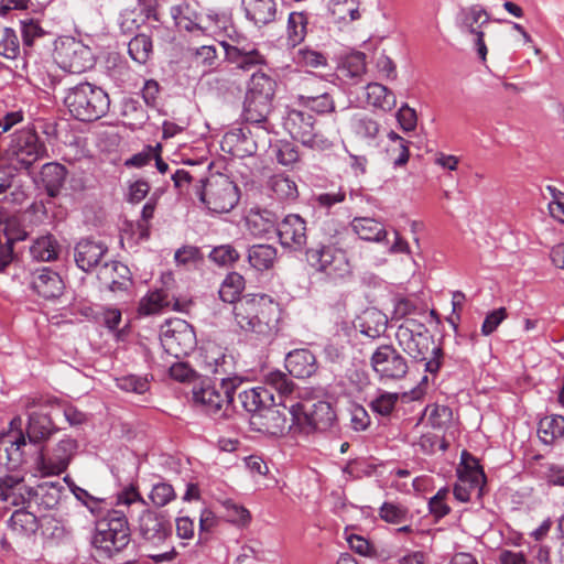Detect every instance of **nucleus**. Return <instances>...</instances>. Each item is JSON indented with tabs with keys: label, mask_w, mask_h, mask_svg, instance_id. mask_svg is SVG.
Wrapping results in <instances>:
<instances>
[{
	"label": "nucleus",
	"mask_w": 564,
	"mask_h": 564,
	"mask_svg": "<svg viewBox=\"0 0 564 564\" xmlns=\"http://www.w3.org/2000/svg\"><path fill=\"white\" fill-rule=\"evenodd\" d=\"M399 398L400 395L397 392L380 390L368 405L375 414L388 417L394 411Z\"/></svg>",
	"instance_id": "603ef678"
},
{
	"label": "nucleus",
	"mask_w": 564,
	"mask_h": 564,
	"mask_svg": "<svg viewBox=\"0 0 564 564\" xmlns=\"http://www.w3.org/2000/svg\"><path fill=\"white\" fill-rule=\"evenodd\" d=\"M489 13L480 4L460 8L455 24L462 33L474 34L489 22Z\"/></svg>",
	"instance_id": "cd10ccee"
},
{
	"label": "nucleus",
	"mask_w": 564,
	"mask_h": 564,
	"mask_svg": "<svg viewBox=\"0 0 564 564\" xmlns=\"http://www.w3.org/2000/svg\"><path fill=\"white\" fill-rule=\"evenodd\" d=\"M170 14L174 20L175 25L180 29H183L187 32L202 30L199 25L200 14L187 1H182L178 4L172 6L170 8Z\"/></svg>",
	"instance_id": "e433bc0d"
},
{
	"label": "nucleus",
	"mask_w": 564,
	"mask_h": 564,
	"mask_svg": "<svg viewBox=\"0 0 564 564\" xmlns=\"http://www.w3.org/2000/svg\"><path fill=\"white\" fill-rule=\"evenodd\" d=\"M23 484V479L15 476H6L0 478V500L7 501L13 506L28 505L31 508L32 502L28 499L25 489H30Z\"/></svg>",
	"instance_id": "2f4dec72"
},
{
	"label": "nucleus",
	"mask_w": 564,
	"mask_h": 564,
	"mask_svg": "<svg viewBox=\"0 0 564 564\" xmlns=\"http://www.w3.org/2000/svg\"><path fill=\"white\" fill-rule=\"evenodd\" d=\"M275 90L276 80L269 74L258 69L252 73L247 84L246 95L273 100Z\"/></svg>",
	"instance_id": "c9c22d12"
},
{
	"label": "nucleus",
	"mask_w": 564,
	"mask_h": 564,
	"mask_svg": "<svg viewBox=\"0 0 564 564\" xmlns=\"http://www.w3.org/2000/svg\"><path fill=\"white\" fill-rule=\"evenodd\" d=\"M54 61L65 72L84 73L95 65L91 48L72 36H63L54 42Z\"/></svg>",
	"instance_id": "1a4fd4ad"
},
{
	"label": "nucleus",
	"mask_w": 564,
	"mask_h": 564,
	"mask_svg": "<svg viewBox=\"0 0 564 564\" xmlns=\"http://www.w3.org/2000/svg\"><path fill=\"white\" fill-rule=\"evenodd\" d=\"M130 543V528L127 513L122 509H109L105 517L96 521L91 545L96 556L113 558Z\"/></svg>",
	"instance_id": "20e7f679"
},
{
	"label": "nucleus",
	"mask_w": 564,
	"mask_h": 564,
	"mask_svg": "<svg viewBox=\"0 0 564 564\" xmlns=\"http://www.w3.org/2000/svg\"><path fill=\"white\" fill-rule=\"evenodd\" d=\"M217 50L214 45H202L196 47L193 53V61L197 66L203 67V72L207 73L217 65Z\"/></svg>",
	"instance_id": "13d9d810"
},
{
	"label": "nucleus",
	"mask_w": 564,
	"mask_h": 564,
	"mask_svg": "<svg viewBox=\"0 0 564 564\" xmlns=\"http://www.w3.org/2000/svg\"><path fill=\"white\" fill-rule=\"evenodd\" d=\"M225 59L232 65L235 69L245 73L256 68L261 69V67L268 65L265 55L260 52L257 44L246 50L242 48V51L239 48L231 50L229 51V55L225 56Z\"/></svg>",
	"instance_id": "bb28decb"
},
{
	"label": "nucleus",
	"mask_w": 564,
	"mask_h": 564,
	"mask_svg": "<svg viewBox=\"0 0 564 564\" xmlns=\"http://www.w3.org/2000/svg\"><path fill=\"white\" fill-rule=\"evenodd\" d=\"M116 386L127 392L143 394L150 389L147 376L128 375L116 379Z\"/></svg>",
	"instance_id": "4d7b16f0"
},
{
	"label": "nucleus",
	"mask_w": 564,
	"mask_h": 564,
	"mask_svg": "<svg viewBox=\"0 0 564 564\" xmlns=\"http://www.w3.org/2000/svg\"><path fill=\"white\" fill-rule=\"evenodd\" d=\"M308 19L304 12H291L288 19V41L292 46L302 43L307 33Z\"/></svg>",
	"instance_id": "de8ad7c7"
},
{
	"label": "nucleus",
	"mask_w": 564,
	"mask_h": 564,
	"mask_svg": "<svg viewBox=\"0 0 564 564\" xmlns=\"http://www.w3.org/2000/svg\"><path fill=\"white\" fill-rule=\"evenodd\" d=\"M175 498L176 494L173 486L164 481L154 484L149 495V499L158 508L165 507Z\"/></svg>",
	"instance_id": "052dcab7"
},
{
	"label": "nucleus",
	"mask_w": 564,
	"mask_h": 564,
	"mask_svg": "<svg viewBox=\"0 0 564 564\" xmlns=\"http://www.w3.org/2000/svg\"><path fill=\"white\" fill-rule=\"evenodd\" d=\"M369 362L382 383L400 381L409 372L408 359L392 344L378 346L371 354Z\"/></svg>",
	"instance_id": "9b49d317"
},
{
	"label": "nucleus",
	"mask_w": 564,
	"mask_h": 564,
	"mask_svg": "<svg viewBox=\"0 0 564 564\" xmlns=\"http://www.w3.org/2000/svg\"><path fill=\"white\" fill-rule=\"evenodd\" d=\"M276 235L283 248L300 251L306 245V221L297 214H289L278 224Z\"/></svg>",
	"instance_id": "dca6fc26"
},
{
	"label": "nucleus",
	"mask_w": 564,
	"mask_h": 564,
	"mask_svg": "<svg viewBox=\"0 0 564 564\" xmlns=\"http://www.w3.org/2000/svg\"><path fill=\"white\" fill-rule=\"evenodd\" d=\"M458 480L454 486V497L460 502H468L475 496L480 500L486 486V475L478 460L469 453L463 452Z\"/></svg>",
	"instance_id": "f8f14e48"
},
{
	"label": "nucleus",
	"mask_w": 564,
	"mask_h": 564,
	"mask_svg": "<svg viewBox=\"0 0 564 564\" xmlns=\"http://www.w3.org/2000/svg\"><path fill=\"white\" fill-rule=\"evenodd\" d=\"M174 261L176 265H196L204 261V254L198 247L186 245L175 251Z\"/></svg>",
	"instance_id": "0e129e2a"
},
{
	"label": "nucleus",
	"mask_w": 564,
	"mask_h": 564,
	"mask_svg": "<svg viewBox=\"0 0 564 564\" xmlns=\"http://www.w3.org/2000/svg\"><path fill=\"white\" fill-rule=\"evenodd\" d=\"M21 32L25 47H32L39 40L51 35L40 25L39 21L32 19L21 21Z\"/></svg>",
	"instance_id": "bf43d9fd"
},
{
	"label": "nucleus",
	"mask_w": 564,
	"mask_h": 564,
	"mask_svg": "<svg viewBox=\"0 0 564 564\" xmlns=\"http://www.w3.org/2000/svg\"><path fill=\"white\" fill-rule=\"evenodd\" d=\"M297 104L318 115H325L335 110L333 97L325 90H317L314 96H295Z\"/></svg>",
	"instance_id": "c03bdc74"
},
{
	"label": "nucleus",
	"mask_w": 564,
	"mask_h": 564,
	"mask_svg": "<svg viewBox=\"0 0 564 564\" xmlns=\"http://www.w3.org/2000/svg\"><path fill=\"white\" fill-rule=\"evenodd\" d=\"M64 105L75 119L91 122L109 111L110 99L101 87L84 82L66 90Z\"/></svg>",
	"instance_id": "0eeeda50"
},
{
	"label": "nucleus",
	"mask_w": 564,
	"mask_h": 564,
	"mask_svg": "<svg viewBox=\"0 0 564 564\" xmlns=\"http://www.w3.org/2000/svg\"><path fill=\"white\" fill-rule=\"evenodd\" d=\"M77 448V443L73 438L61 440L52 455L45 456L40 453L36 458V468L44 476L59 475L64 473Z\"/></svg>",
	"instance_id": "2eb2a0df"
},
{
	"label": "nucleus",
	"mask_w": 564,
	"mask_h": 564,
	"mask_svg": "<svg viewBox=\"0 0 564 564\" xmlns=\"http://www.w3.org/2000/svg\"><path fill=\"white\" fill-rule=\"evenodd\" d=\"M68 171L58 162H48L42 165L35 183L42 187L50 197H57L64 187Z\"/></svg>",
	"instance_id": "4be33fe9"
},
{
	"label": "nucleus",
	"mask_w": 564,
	"mask_h": 564,
	"mask_svg": "<svg viewBox=\"0 0 564 564\" xmlns=\"http://www.w3.org/2000/svg\"><path fill=\"white\" fill-rule=\"evenodd\" d=\"M237 327L252 340L270 343L279 332L281 308L264 293L245 294L232 307Z\"/></svg>",
	"instance_id": "f257e3e1"
},
{
	"label": "nucleus",
	"mask_w": 564,
	"mask_h": 564,
	"mask_svg": "<svg viewBox=\"0 0 564 564\" xmlns=\"http://www.w3.org/2000/svg\"><path fill=\"white\" fill-rule=\"evenodd\" d=\"M388 318L384 314L378 311H372L366 314L361 324V334L376 339L383 335L387 330Z\"/></svg>",
	"instance_id": "09e8293b"
},
{
	"label": "nucleus",
	"mask_w": 564,
	"mask_h": 564,
	"mask_svg": "<svg viewBox=\"0 0 564 564\" xmlns=\"http://www.w3.org/2000/svg\"><path fill=\"white\" fill-rule=\"evenodd\" d=\"M138 531L140 538L148 544L158 546L172 534V525L163 512L144 508L139 516Z\"/></svg>",
	"instance_id": "4468645a"
},
{
	"label": "nucleus",
	"mask_w": 564,
	"mask_h": 564,
	"mask_svg": "<svg viewBox=\"0 0 564 564\" xmlns=\"http://www.w3.org/2000/svg\"><path fill=\"white\" fill-rule=\"evenodd\" d=\"M241 408L251 414L260 413L268 404L273 403V394L265 387H253L238 393Z\"/></svg>",
	"instance_id": "7c9ffc66"
},
{
	"label": "nucleus",
	"mask_w": 564,
	"mask_h": 564,
	"mask_svg": "<svg viewBox=\"0 0 564 564\" xmlns=\"http://www.w3.org/2000/svg\"><path fill=\"white\" fill-rule=\"evenodd\" d=\"M203 362L205 369L214 375H231L234 358L217 345H208L204 349Z\"/></svg>",
	"instance_id": "c756f323"
},
{
	"label": "nucleus",
	"mask_w": 564,
	"mask_h": 564,
	"mask_svg": "<svg viewBox=\"0 0 564 564\" xmlns=\"http://www.w3.org/2000/svg\"><path fill=\"white\" fill-rule=\"evenodd\" d=\"M362 96L368 106L383 111H390L397 105L395 95L379 83L367 84L362 88Z\"/></svg>",
	"instance_id": "473e14b6"
},
{
	"label": "nucleus",
	"mask_w": 564,
	"mask_h": 564,
	"mask_svg": "<svg viewBox=\"0 0 564 564\" xmlns=\"http://www.w3.org/2000/svg\"><path fill=\"white\" fill-rule=\"evenodd\" d=\"M314 123L315 119L312 115L296 109L289 110L283 121V126L290 135L310 148L317 145Z\"/></svg>",
	"instance_id": "f3484780"
},
{
	"label": "nucleus",
	"mask_w": 564,
	"mask_h": 564,
	"mask_svg": "<svg viewBox=\"0 0 564 564\" xmlns=\"http://www.w3.org/2000/svg\"><path fill=\"white\" fill-rule=\"evenodd\" d=\"M278 224V216L269 209H251L247 217L248 229L258 237L276 232Z\"/></svg>",
	"instance_id": "f704fd0d"
},
{
	"label": "nucleus",
	"mask_w": 564,
	"mask_h": 564,
	"mask_svg": "<svg viewBox=\"0 0 564 564\" xmlns=\"http://www.w3.org/2000/svg\"><path fill=\"white\" fill-rule=\"evenodd\" d=\"M324 230L328 235V239L306 249L305 259L308 267L321 279L337 283L352 274L350 261L344 249L350 232L344 225H338L333 234L326 227Z\"/></svg>",
	"instance_id": "f03ea898"
},
{
	"label": "nucleus",
	"mask_w": 564,
	"mask_h": 564,
	"mask_svg": "<svg viewBox=\"0 0 564 564\" xmlns=\"http://www.w3.org/2000/svg\"><path fill=\"white\" fill-rule=\"evenodd\" d=\"M348 343V335H345V338L340 335L330 337L323 349L325 359L333 364L341 362L345 359Z\"/></svg>",
	"instance_id": "6e6d98bb"
},
{
	"label": "nucleus",
	"mask_w": 564,
	"mask_h": 564,
	"mask_svg": "<svg viewBox=\"0 0 564 564\" xmlns=\"http://www.w3.org/2000/svg\"><path fill=\"white\" fill-rule=\"evenodd\" d=\"M295 427L304 434L325 432L336 422V413L327 401H302L290 405Z\"/></svg>",
	"instance_id": "6e6552de"
},
{
	"label": "nucleus",
	"mask_w": 564,
	"mask_h": 564,
	"mask_svg": "<svg viewBox=\"0 0 564 564\" xmlns=\"http://www.w3.org/2000/svg\"><path fill=\"white\" fill-rule=\"evenodd\" d=\"M250 425L260 433L281 436L288 429V420L282 410L270 403L260 413L250 417Z\"/></svg>",
	"instance_id": "a211bd4d"
},
{
	"label": "nucleus",
	"mask_w": 564,
	"mask_h": 564,
	"mask_svg": "<svg viewBox=\"0 0 564 564\" xmlns=\"http://www.w3.org/2000/svg\"><path fill=\"white\" fill-rule=\"evenodd\" d=\"M61 246L53 235L36 238L30 247V253L37 261H54L58 258Z\"/></svg>",
	"instance_id": "79ce46f5"
},
{
	"label": "nucleus",
	"mask_w": 564,
	"mask_h": 564,
	"mask_svg": "<svg viewBox=\"0 0 564 564\" xmlns=\"http://www.w3.org/2000/svg\"><path fill=\"white\" fill-rule=\"evenodd\" d=\"M399 347L413 362H423L424 371L436 376L444 362V351L435 345L429 328L421 322L406 318L395 332Z\"/></svg>",
	"instance_id": "7ed1b4c3"
},
{
	"label": "nucleus",
	"mask_w": 564,
	"mask_h": 564,
	"mask_svg": "<svg viewBox=\"0 0 564 564\" xmlns=\"http://www.w3.org/2000/svg\"><path fill=\"white\" fill-rule=\"evenodd\" d=\"M294 61L297 65L312 68H317L327 64V57L323 53L310 47L300 48L294 56Z\"/></svg>",
	"instance_id": "e2e57ef3"
},
{
	"label": "nucleus",
	"mask_w": 564,
	"mask_h": 564,
	"mask_svg": "<svg viewBox=\"0 0 564 564\" xmlns=\"http://www.w3.org/2000/svg\"><path fill=\"white\" fill-rule=\"evenodd\" d=\"M246 19L261 29L275 22L279 13L275 0H241Z\"/></svg>",
	"instance_id": "aec40b11"
},
{
	"label": "nucleus",
	"mask_w": 564,
	"mask_h": 564,
	"mask_svg": "<svg viewBox=\"0 0 564 564\" xmlns=\"http://www.w3.org/2000/svg\"><path fill=\"white\" fill-rule=\"evenodd\" d=\"M352 131L356 137L367 142H372L379 134V123L367 116H357L352 119L351 123Z\"/></svg>",
	"instance_id": "864d4df0"
},
{
	"label": "nucleus",
	"mask_w": 564,
	"mask_h": 564,
	"mask_svg": "<svg viewBox=\"0 0 564 564\" xmlns=\"http://www.w3.org/2000/svg\"><path fill=\"white\" fill-rule=\"evenodd\" d=\"M228 145V151L234 155L253 154L257 151V143L247 135L242 128L228 131L223 139V149Z\"/></svg>",
	"instance_id": "ea45409f"
},
{
	"label": "nucleus",
	"mask_w": 564,
	"mask_h": 564,
	"mask_svg": "<svg viewBox=\"0 0 564 564\" xmlns=\"http://www.w3.org/2000/svg\"><path fill=\"white\" fill-rule=\"evenodd\" d=\"M379 516L391 524H401L412 518L405 506L394 502H383L379 509Z\"/></svg>",
	"instance_id": "5fc2aeb1"
},
{
	"label": "nucleus",
	"mask_w": 564,
	"mask_h": 564,
	"mask_svg": "<svg viewBox=\"0 0 564 564\" xmlns=\"http://www.w3.org/2000/svg\"><path fill=\"white\" fill-rule=\"evenodd\" d=\"M56 431L57 427L48 414L43 412H32L29 414L26 436L30 443L39 444L45 442Z\"/></svg>",
	"instance_id": "c85d7f7f"
},
{
	"label": "nucleus",
	"mask_w": 564,
	"mask_h": 564,
	"mask_svg": "<svg viewBox=\"0 0 564 564\" xmlns=\"http://www.w3.org/2000/svg\"><path fill=\"white\" fill-rule=\"evenodd\" d=\"M98 279L111 292L127 291L132 285L130 269L119 261L106 262L98 272Z\"/></svg>",
	"instance_id": "5701e85b"
},
{
	"label": "nucleus",
	"mask_w": 564,
	"mask_h": 564,
	"mask_svg": "<svg viewBox=\"0 0 564 564\" xmlns=\"http://www.w3.org/2000/svg\"><path fill=\"white\" fill-rule=\"evenodd\" d=\"M265 383L273 388L281 395H289L293 392L294 383L286 373L276 370L265 377Z\"/></svg>",
	"instance_id": "69168bd1"
},
{
	"label": "nucleus",
	"mask_w": 564,
	"mask_h": 564,
	"mask_svg": "<svg viewBox=\"0 0 564 564\" xmlns=\"http://www.w3.org/2000/svg\"><path fill=\"white\" fill-rule=\"evenodd\" d=\"M285 368L291 376L299 379L312 377L318 369L315 355L306 348L291 350L285 356Z\"/></svg>",
	"instance_id": "b1692460"
},
{
	"label": "nucleus",
	"mask_w": 564,
	"mask_h": 564,
	"mask_svg": "<svg viewBox=\"0 0 564 564\" xmlns=\"http://www.w3.org/2000/svg\"><path fill=\"white\" fill-rule=\"evenodd\" d=\"M128 53L134 62L145 64L153 53L151 36L144 33L134 35L128 43Z\"/></svg>",
	"instance_id": "49530a36"
},
{
	"label": "nucleus",
	"mask_w": 564,
	"mask_h": 564,
	"mask_svg": "<svg viewBox=\"0 0 564 564\" xmlns=\"http://www.w3.org/2000/svg\"><path fill=\"white\" fill-rule=\"evenodd\" d=\"M246 286L245 278L238 272H230L226 275L219 288V297L226 303L232 304L238 302L243 295Z\"/></svg>",
	"instance_id": "37998d69"
},
{
	"label": "nucleus",
	"mask_w": 564,
	"mask_h": 564,
	"mask_svg": "<svg viewBox=\"0 0 564 564\" xmlns=\"http://www.w3.org/2000/svg\"><path fill=\"white\" fill-rule=\"evenodd\" d=\"M278 258V250L271 245H253L248 249V261L257 271L273 268Z\"/></svg>",
	"instance_id": "a19ab883"
},
{
	"label": "nucleus",
	"mask_w": 564,
	"mask_h": 564,
	"mask_svg": "<svg viewBox=\"0 0 564 564\" xmlns=\"http://www.w3.org/2000/svg\"><path fill=\"white\" fill-rule=\"evenodd\" d=\"M269 188L280 200H294L299 196L295 182L284 174H275L269 180Z\"/></svg>",
	"instance_id": "a18cd8bd"
},
{
	"label": "nucleus",
	"mask_w": 564,
	"mask_h": 564,
	"mask_svg": "<svg viewBox=\"0 0 564 564\" xmlns=\"http://www.w3.org/2000/svg\"><path fill=\"white\" fill-rule=\"evenodd\" d=\"M134 505L142 507L143 509L148 507V502L141 496L138 490V487L133 484L124 487L121 491H119L116 496V506L117 509H122L127 513V518L131 516L130 508Z\"/></svg>",
	"instance_id": "3c124183"
},
{
	"label": "nucleus",
	"mask_w": 564,
	"mask_h": 564,
	"mask_svg": "<svg viewBox=\"0 0 564 564\" xmlns=\"http://www.w3.org/2000/svg\"><path fill=\"white\" fill-rule=\"evenodd\" d=\"M427 420L433 429H446L452 423L453 411L447 405L434 404L431 408Z\"/></svg>",
	"instance_id": "338daca9"
},
{
	"label": "nucleus",
	"mask_w": 564,
	"mask_h": 564,
	"mask_svg": "<svg viewBox=\"0 0 564 564\" xmlns=\"http://www.w3.org/2000/svg\"><path fill=\"white\" fill-rule=\"evenodd\" d=\"M352 231L362 240L381 242L387 238L384 225L371 217H355L350 223Z\"/></svg>",
	"instance_id": "72a5a7b5"
},
{
	"label": "nucleus",
	"mask_w": 564,
	"mask_h": 564,
	"mask_svg": "<svg viewBox=\"0 0 564 564\" xmlns=\"http://www.w3.org/2000/svg\"><path fill=\"white\" fill-rule=\"evenodd\" d=\"M170 304L167 293L164 290H155L141 299L138 311L141 315H152Z\"/></svg>",
	"instance_id": "8fccbe9b"
},
{
	"label": "nucleus",
	"mask_w": 564,
	"mask_h": 564,
	"mask_svg": "<svg viewBox=\"0 0 564 564\" xmlns=\"http://www.w3.org/2000/svg\"><path fill=\"white\" fill-rule=\"evenodd\" d=\"M541 477L549 486L564 487V465L545 463L541 466Z\"/></svg>",
	"instance_id": "774afa93"
},
{
	"label": "nucleus",
	"mask_w": 564,
	"mask_h": 564,
	"mask_svg": "<svg viewBox=\"0 0 564 564\" xmlns=\"http://www.w3.org/2000/svg\"><path fill=\"white\" fill-rule=\"evenodd\" d=\"M108 253V247L102 241L90 238L79 240L74 248L76 265L84 272H91Z\"/></svg>",
	"instance_id": "6ab92c4d"
},
{
	"label": "nucleus",
	"mask_w": 564,
	"mask_h": 564,
	"mask_svg": "<svg viewBox=\"0 0 564 564\" xmlns=\"http://www.w3.org/2000/svg\"><path fill=\"white\" fill-rule=\"evenodd\" d=\"M160 340L164 350L175 358L189 355L197 344L194 328L180 318L166 321L161 326Z\"/></svg>",
	"instance_id": "ddd939ff"
},
{
	"label": "nucleus",
	"mask_w": 564,
	"mask_h": 564,
	"mask_svg": "<svg viewBox=\"0 0 564 564\" xmlns=\"http://www.w3.org/2000/svg\"><path fill=\"white\" fill-rule=\"evenodd\" d=\"M538 435L545 445H553L564 437V416L551 414L542 417L538 424Z\"/></svg>",
	"instance_id": "58836bf2"
},
{
	"label": "nucleus",
	"mask_w": 564,
	"mask_h": 564,
	"mask_svg": "<svg viewBox=\"0 0 564 564\" xmlns=\"http://www.w3.org/2000/svg\"><path fill=\"white\" fill-rule=\"evenodd\" d=\"M208 257L220 267H229L239 260L240 254L231 245H221L213 248Z\"/></svg>",
	"instance_id": "680f3d73"
},
{
	"label": "nucleus",
	"mask_w": 564,
	"mask_h": 564,
	"mask_svg": "<svg viewBox=\"0 0 564 564\" xmlns=\"http://www.w3.org/2000/svg\"><path fill=\"white\" fill-rule=\"evenodd\" d=\"M8 525L19 536H31L39 530L40 522L33 512L21 508L11 514Z\"/></svg>",
	"instance_id": "4c0bfd02"
},
{
	"label": "nucleus",
	"mask_w": 564,
	"mask_h": 564,
	"mask_svg": "<svg viewBox=\"0 0 564 564\" xmlns=\"http://www.w3.org/2000/svg\"><path fill=\"white\" fill-rule=\"evenodd\" d=\"M242 384L240 377H226L216 384L210 380H199L193 384L194 404L208 415L224 417L230 409H235V392Z\"/></svg>",
	"instance_id": "39448f33"
},
{
	"label": "nucleus",
	"mask_w": 564,
	"mask_h": 564,
	"mask_svg": "<svg viewBox=\"0 0 564 564\" xmlns=\"http://www.w3.org/2000/svg\"><path fill=\"white\" fill-rule=\"evenodd\" d=\"M2 155L12 167L30 173L37 161L48 158V151L35 128L28 126L8 137Z\"/></svg>",
	"instance_id": "423d86ee"
},
{
	"label": "nucleus",
	"mask_w": 564,
	"mask_h": 564,
	"mask_svg": "<svg viewBox=\"0 0 564 564\" xmlns=\"http://www.w3.org/2000/svg\"><path fill=\"white\" fill-rule=\"evenodd\" d=\"M32 289L43 299L54 300L63 294L65 284L56 271L44 267L33 272Z\"/></svg>",
	"instance_id": "412c9836"
},
{
	"label": "nucleus",
	"mask_w": 564,
	"mask_h": 564,
	"mask_svg": "<svg viewBox=\"0 0 564 564\" xmlns=\"http://www.w3.org/2000/svg\"><path fill=\"white\" fill-rule=\"evenodd\" d=\"M270 99H260L246 95L243 101L242 118L246 122L254 124L256 128L263 129L267 133L270 131L268 116L272 110Z\"/></svg>",
	"instance_id": "a878e982"
},
{
	"label": "nucleus",
	"mask_w": 564,
	"mask_h": 564,
	"mask_svg": "<svg viewBox=\"0 0 564 564\" xmlns=\"http://www.w3.org/2000/svg\"><path fill=\"white\" fill-rule=\"evenodd\" d=\"M63 492L64 486L59 481H43L35 488L25 489L30 502L44 510L55 508L59 503Z\"/></svg>",
	"instance_id": "393cba45"
},
{
	"label": "nucleus",
	"mask_w": 564,
	"mask_h": 564,
	"mask_svg": "<svg viewBox=\"0 0 564 564\" xmlns=\"http://www.w3.org/2000/svg\"><path fill=\"white\" fill-rule=\"evenodd\" d=\"M199 199L214 213H228L239 202L237 185L225 175L212 176L206 182L199 180Z\"/></svg>",
	"instance_id": "9d476101"
}]
</instances>
